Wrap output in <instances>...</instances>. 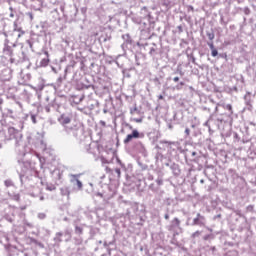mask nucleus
Wrapping results in <instances>:
<instances>
[{
    "mask_svg": "<svg viewBox=\"0 0 256 256\" xmlns=\"http://www.w3.org/2000/svg\"><path fill=\"white\" fill-rule=\"evenodd\" d=\"M185 133H186L187 136H189L190 133H191V130H190L189 128H186V129H185Z\"/></svg>",
    "mask_w": 256,
    "mask_h": 256,
    "instance_id": "29",
    "label": "nucleus"
},
{
    "mask_svg": "<svg viewBox=\"0 0 256 256\" xmlns=\"http://www.w3.org/2000/svg\"><path fill=\"white\" fill-rule=\"evenodd\" d=\"M104 113H107V110H104Z\"/></svg>",
    "mask_w": 256,
    "mask_h": 256,
    "instance_id": "50",
    "label": "nucleus"
},
{
    "mask_svg": "<svg viewBox=\"0 0 256 256\" xmlns=\"http://www.w3.org/2000/svg\"><path fill=\"white\" fill-rule=\"evenodd\" d=\"M58 81H59V83H61L63 81V78L59 77Z\"/></svg>",
    "mask_w": 256,
    "mask_h": 256,
    "instance_id": "39",
    "label": "nucleus"
},
{
    "mask_svg": "<svg viewBox=\"0 0 256 256\" xmlns=\"http://www.w3.org/2000/svg\"><path fill=\"white\" fill-rule=\"evenodd\" d=\"M224 109H227V111H229L228 117H231L233 115V106H231V104L224 105Z\"/></svg>",
    "mask_w": 256,
    "mask_h": 256,
    "instance_id": "11",
    "label": "nucleus"
},
{
    "mask_svg": "<svg viewBox=\"0 0 256 256\" xmlns=\"http://www.w3.org/2000/svg\"><path fill=\"white\" fill-rule=\"evenodd\" d=\"M156 159H157V161H159V159L163 160V156L162 155H158V156H156Z\"/></svg>",
    "mask_w": 256,
    "mask_h": 256,
    "instance_id": "33",
    "label": "nucleus"
},
{
    "mask_svg": "<svg viewBox=\"0 0 256 256\" xmlns=\"http://www.w3.org/2000/svg\"><path fill=\"white\" fill-rule=\"evenodd\" d=\"M122 39H124L126 43H131V37L129 36V34L122 35Z\"/></svg>",
    "mask_w": 256,
    "mask_h": 256,
    "instance_id": "13",
    "label": "nucleus"
},
{
    "mask_svg": "<svg viewBox=\"0 0 256 256\" xmlns=\"http://www.w3.org/2000/svg\"><path fill=\"white\" fill-rule=\"evenodd\" d=\"M30 119L32 121V123L37 124V115L35 114H30Z\"/></svg>",
    "mask_w": 256,
    "mask_h": 256,
    "instance_id": "15",
    "label": "nucleus"
},
{
    "mask_svg": "<svg viewBox=\"0 0 256 256\" xmlns=\"http://www.w3.org/2000/svg\"><path fill=\"white\" fill-rule=\"evenodd\" d=\"M9 10L11 11L10 17L11 18L15 17V14L13 13V7H10Z\"/></svg>",
    "mask_w": 256,
    "mask_h": 256,
    "instance_id": "28",
    "label": "nucleus"
},
{
    "mask_svg": "<svg viewBox=\"0 0 256 256\" xmlns=\"http://www.w3.org/2000/svg\"><path fill=\"white\" fill-rule=\"evenodd\" d=\"M2 104H3V98L0 97V105H2Z\"/></svg>",
    "mask_w": 256,
    "mask_h": 256,
    "instance_id": "40",
    "label": "nucleus"
},
{
    "mask_svg": "<svg viewBox=\"0 0 256 256\" xmlns=\"http://www.w3.org/2000/svg\"><path fill=\"white\" fill-rule=\"evenodd\" d=\"M199 235H201L200 231H196L192 234V239H195V237H199Z\"/></svg>",
    "mask_w": 256,
    "mask_h": 256,
    "instance_id": "23",
    "label": "nucleus"
},
{
    "mask_svg": "<svg viewBox=\"0 0 256 256\" xmlns=\"http://www.w3.org/2000/svg\"><path fill=\"white\" fill-rule=\"evenodd\" d=\"M192 63H195V56H191Z\"/></svg>",
    "mask_w": 256,
    "mask_h": 256,
    "instance_id": "37",
    "label": "nucleus"
},
{
    "mask_svg": "<svg viewBox=\"0 0 256 256\" xmlns=\"http://www.w3.org/2000/svg\"><path fill=\"white\" fill-rule=\"evenodd\" d=\"M117 163H118V165H122L121 161H118Z\"/></svg>",
    "mask_w": 256,
    "mask_h": 256,
    "instance_id": "47",
    "label": "nucleus"
},
{
    "mask_svg": "<svg viewBox=\"0 0 256 256\" xmlns=\"http://www.w3.org/2000/svg\"><path fill=\"white\" fill-rule=\"evenodd\" d=\"M75 231H76V233H83V228H81V227H79V226H76L75 227Z\"/></svg>",
    "mask_w": 256,
    "mask_h": 256,
    "instance_id": "22",
    "label": "nucleus"
},
{
    "mask_svg": "<svg viewBox=\"0 0 256 256\" xmlns=\"http://www.w3.org/2000/svg\"><path fill=\"white\" fill-rule=\"evenodd\" d=\"M211 121H213V116H210L208 121H206L205 124H204L208 129H211V126L209 125V123H211Z\"/></svg>",
    "mask_w": 256,
    "mask_h": 256,
    "instance_id": "17",
    "label": "nucleus"
},
{
    "mask_svg": "<svg viewBox=\"0 0 256 256\" xmlns=\"http://www.w3.org/2000/svg\"><path fill=\"white\" fill-rule=\"evenodd\" d=\"M134 121H135L136 123H141L143 120H142L141 118H139V119H134Z\"/></svg>",
    "mask_w": 256,
    "mask_h": 256,
    "instance_id": "34",
    "label": "nucleus"
},
{
    "mask_svg": "<svg viewBox=\"0 0 256 256\" xmlns=\"http://www.w3.org/2000/svg\"><path fill=\"white\" fill-rule=\"evenodd\" d=\"M173 223H175L176 227H179V225H181V221L179 220V218H174Z\"/></svg>",
    "mask_w": 256,
    "mask_h": 256,
    "instance_id": "20",
    "label": "nucleus"
},
{
    "mask_svg": "<svg viewBox=\"0 0 256 256\" xmlns=\"http://www.w3.org/2000/svg\"><path fill=\"white\" fill-rule=\"evenodd\" d=\"M0 81H11V70L6 68L0 73Z\"/></svg>",
    "mask_w": 256,
    "mask_h": 256,
    "instance_id": "4",
    "label": "nucleus"
},
{
    "mask_svg": "<svg viewBox=\"0 0 256 256\" xmlns=\"http://www.w3.org/2000/svg\"><path fill=\"white\" fill-rule=\"evenodd\" d=\"M145 137V134L139 133L138 130H133L131 134H128L126 138L124 139V143L127 145V143H131L133 139H143Z\"/></svg>",
    "mask_w": 256,
    "mask_h": 256,
    "instance_id": "2",
    "label": "nucleus"
},
{
    "mask_svg": "<svg viewBox=\"0 0 256 256\" xmlns=\"http://www.w3.org/2000/svg\"><path fill=\"white\" fill-rule=\"evenodd\" d=\"M173 81H174V83H179V77L178 76L174 77Z\"/></svg>",
    "mask_w": 256,
    "mask_h": 256,
    "instance_id": "31",
    "label": "nucleus"
},
{
    "mask_svg": "<svg viewBox=\"0 0 256 256\" xmlns=\"http://www.w3.org/2000/svg\"><path fill=\"white\" fill-rule=\"evenodd\" d=\"M205 241H207V237H204Z\"/></svg>",
    "mask_w": 256,
    "mask_h": 256,
    "instance_id": "49",
    "label": "nucleus"
},
{
    "mask_svg": "<svg viewBox=\"0 0 256 256\" xmlns=\"http://www.w3.org/2000/svg\"><path fill=\"white\" fill-rule=\"evenodd\" d=\"M164 218L169 219V214H165Z\"/></svg>",
    "mask_w": 256,
    "mask_h": 256,
    "instance_id": "41",
    "label": "nucleus"
},
{
    "mask_svg": "<svg viewBox=\"0 0 256 256\" xmlns=\"http://www.w3.org/2000/svg\"><path fill=\"white\" fill-rule=\"evenodd\" d=\"M24 34H25V32L21 31V33L18 34V37H21V36L24 35Z\"/></svg>",
    "mask_w": 256,
    "mask_h": 256,
    "instance_id": "36",
    "label": "nucleus"
},
{
    "mask_svg": "<svg viewBox=\"0 0 256 256\" xmlns=\"http://www.w3.org/2000/svg\"><path fill=\"white\" fill-rule=\"evenodd\" d=\"M47 189H48V191H55V187L54 186H52V187H47Z\"/></svg>",
    "mask_w": 256,
    "mask_h": 256,
    "instance_id": "32",
    "label": "nucleus"
},
{
    "mask_svg": "<svg viewBox=\"0 0 256 256\" xmlns=\"http://www.w3.org/2000/svg\"><path fill=\"white\" fill-rule=\"evenodd\" d=\"M207 37L210 41L215 39V34L213 32H207Z\"/></svg>",
    "mask_w": 256,
    "mask_h": 256,
    "instance_id": "14",
    "label": "nucleus"
},
{
    "mask_svg": "<svg viewBox=\"0 0 256 256\" xmlns=\"http://www.w3.org/2000/svg\"><path fill=\"white\" fill-rule=\"evenodd\" d=\"M183 85H185V82H180L178 85H176L175 89H177V91H181V89H183Z\"/></svg>",
    "mask_w": 256,
    "mask_h": 256,
    "instance_id": "19",
    "label": "nucleus"
},
{
    "mask_svg": "<svg viewBox=\"0 0 256 256\" xmlns=\"http://www.w3.org/2000/svg\"><path fill=\"white\" fill-rule=\"evenodd\" d=\"M141 19H147V21H150L151 19V13H149V10H147V7H143L140 11ZM140 23H143V20H140Z\"/></svg>",
    "mask_w": 256,
    "mask_h": 256,
    "instance_id": "6",
    "label": "nucleus"
},
{
    "mask_svg": "<svg viewBox=\"0 0 256 256\" xmlns=\"http://www.w3.org/2000/svg\"><path fill=\"white\" fill-rule=\"evenodd\" d=\"M3 53L4 55H8V57H10L11 63H15V61H17V59L13 57V48L11 46H5Z\"/></svg>",
    "mask_w": 256,
    "mask_h": 256,
    "instance_id": "5",
    "label": "nucleus"
},
{
    "mask_svg": "<svg viewBox=\"0 0 256 256\" xmlns=\"http://www.w3.org/2000/svg\"><path fill=\"white\" fill-rule=\"evenodd\" d=\"M179 31H183V29L181 28V26L178 27Z\"/></svg>",
    "mask_w": 256,
    "mask_h": 256,
    "instance_id": "46",
    "label": "nucleus"
},
{
    "mask_svg": "<svg viewBox=\"0 0 256 256\" xmlns=\"http://www.w3.org/2000/svg\"><path fill=\"white\" fill-rule=\"evenodd\" d=\"M14 31H21V28L17 27V22H14Z\"/></svg>",
    "mask_w": 256,
    "mask_h": 256,
    "instance_id": "27",
    "label": "nucleus"
},
{
    "mask_svg": "<svg viewBox=\"0 0 256 256\" xmlns=\"http://www.w3.org/2000/svg\"><path fill=\"white\" fill-rule=\"evenodd\" d=\"M218 111H219V107L216 106V107H215V113H217Z\"/></svg>",
    "mask_w": 256,
    "mask_h": 256,
    "instance_id": "38",
    "label": "nucleus"
},
{
    "mask_svg": "<svg viewBox=\"0 0 256 256\" xmlns=\"http://www.w3.org/2000/svg\"><path fill=\"white\" fill-rule=\"evenodd\" d=\"M211 55L212 57H217V55H219V52L217 51V49H213L211 50Z\"/></svg>",
    "mask_w": 256,
    "mask_h": 256,
    "instance_id": "21",
    "label": "nucleus"
},
{
    "mask_svg": "<svg viewBox=\"0 0 256 256\" xmlns=\"http://www.w3.org/2000/svg\"><path fill=\"white\" fill-rule=\"evenodd\" d=\"M164 5H166V7L169 5V1L165 2Z\"/></svg>",
    "mask_w": 256,
    "mask_h": 256,
    "instance_id": "44",
    "label": "nucleus"
},
{
    "mask_svg": "<svg viewBox=\"0 0 256 256\" xmlns=\"http://www.w3.org/2000/svg\"><path fill=\"white\" fill-rule=\"evenodd\" d=\"M8 139L9 140H12L14 139L16 142H15V145L16 147H19L21 145V141L23 139V134L21 133V130L13 127V126H10L8 127Z\"/></svg>",
    "mask_w": 256,
    "mask_h": 256,
    "instance_id": "1",
    "label": "nucleus"
},
{
    "mask_svg": "<svg viewBox=\"0 0 256 256\" xmlns=\"http://www.w3.org/2000/svg\"><path fill=\"white\" fill-rule=\"evenodd\" d=\"M59 123H61L64 127V130L66 131V133H69V131H71V129L73 128H69L67 125H69V123H71V117L62 114L60 116V118L58 119Z\"/></svg>",
    "mask_w": 256,
    "mask_h": 256,
    "instance_id": "3",
    "label": "nucleus"
},
{
    "mask_svg": "<svg viewBox=\"0 0 256 256\" xmlns=\"http://www.w3.org/2000/svg\"><path fill=\"white\" fill-rule=\"evenodd\" d=\"M201 221H205V217L198 213L197 217L193 219V225H202Z\"/></svg>",
    "mask_w": 256,
    "mask_h": 256,
    "instance_id": "8",
    "label": "nucleus"
},
{
    "mask_svg": "<svg viewBox=\"0 0 256 256\" xmlns=\"http://www.w3.org/2000/svg\"><path fill=\"white\" fill-rule=\"evenodd\" d=\"M44 54L46 55V58L40 61V67H47V65H49V52L45 51Z\"/></svg>",
    "mask_w": 256,
    "mask_h": 256,
    "instance_id": "9",
    "label": "nucleus"
},
{
    "mask_svg": "<svg viewBox=\"0 0 256 256\" xmlns=\"http://www.w3.org/2000/svg\"><path fill=\"white\" fill-rule=\"evenodd\" d=\"M56 171H57V173H58V179H61L62 176H63V174H62L61 171H59V170H56Z\"/></svg>",
    "mask_w": 256,
    "mask_h": 256,
    "instance_id": "30",
    "label": "nucleus"
},
{
    "mask_svg": "<svg viewBox=\"0 0 256 256\" xmlns=\"http://www.w3.org/2000/svg\"><path fill=\"white\" fill-rule=\"evenodd\" d=\"M163 143H168V145H172L173 144L172 142H167V141H164Z\"/></svg>",
    "mask_w": 256,
    "mask_h": 256,
    "instance_id": "43",
    "label": "nucleus"
},
{
    "mask_svg": "<svg viewBox=\"0 0 256 256\" xmlns=\"http://www.w3.org/2000/svg\"><path fill=\"white\" fill-rule=\"evenodd\" d=\"M155 48H151L150 53H154Z\"/></svg>",
    "mask_w": 256,
    "mask_h": 256,
    "instance_id": "42",
    "label": "nucleus"
},
{
    "mask_svg": "<svg viewBox=\"0 0 256 256\" xmlns=\"http://www.w3.org/2000/svg\"><path fill=\"white\" fill-rule=\"evenodd\" d=\"M51 107L53 109H59V105H57L55 102H52L51 104H48L44 107V110L46 111V113H51Z\"/></svg>",
    "mask_w": 256,
    "mask_h": 256,
    "instance_id": "10",
    "label": "nucleus"
},
{
    "mask_svg": "<svg viewBox=\"0 0 256 256\" xmlns=\"http://www.w3.org/2000/svg\"><path fill=\"white\" fill-rule=\"evenodd\" d=\"M19 127H20V131L23 130V127H24L23 122H20Z\"/></svg>",
    "mask_w": 256,
    "mask_h": 256,
    "instance_id": "35",
    "label": "nucleus"
},
{
    "mask_svg": "<svg viewBox=\"0 0 256 256\" xmlns=\"http://www.w3.org/2000/svg\"><path fill=\"white\" fill-rule=\"evenodd\" d=\"M4 185H5L6 187H13V181H11V180H5V181H4Z\"/></svg>",
    "mask_w": 256,
    "mask_h": 256,
    "instance_id": "18",
    "label": "nucleus"
},
{
    "mask_svg": "<svg viewBox=\"0 0 256 256\" xmlns=\"http://www.w3.org/2000/svg\"><path fill=\"white\" fill-rule=\"evenodd\" d=\"M139 113H141V111H139V108H137V105H135L133 108L130 109V114L131 115H139Z\"/></svg>",
    "mask_w": 256,
    "mask_h": 256,
    "instance_id": "12",
    "label": "nucleus"
},
{
    "mask_svg": "<svg viewBox=\"0 0 256 256\" xmlns=\"http://www.w3.org/2000/svg\"><path fill=\"white\" fill-rule=\"evenodd\" d=\"M6 111H7L8 117H12V118H13V110H11V109H6Z\"/></svg>",
    "mask_w": 256,
    "mask_h": 256,
    "instance_id": "25",
    "label": "nucleus"
},
{
    "mask_svg": "<svg viewBox=\"0 0 256 256\" xmlns=\"http://www.w3.org/2000/svg\"><path fill=\"white\" fill-rule=\"evenodd\" d=\"M26 15L30 18V21H33V13L28 12Z\"/></svg>",
    "mask_w": 256,
    "mask_h": 256,
    "instance_id": "26",
    "label": "nucleus"
},
{
    "mask_svg": "<svg viewBox=\"0 0 256 256\" xmlns=\"http://www.w3.org/2000/svg\"><path fill=\"white\" fill-rule=\"evenodd\" d=\"M114 171L117 174V179H121V168L117 167Z\"/></svg>",
    "mask_w": 256,
    "mask_h": 256,
    "instance_id": "16",
    "label": "nucleus"
},
{
    "mask_svg": "<svg viewBox=\"0 0 256 256\" xmlns=\"http://www.w3.org/2000/svg\"><path fill=\"white\" fill-rule=\"evenodd\" d=\"M70 177L76 181L77 189L78 191H81L83 189V183L81 180H79V177H81V174H71Z\"/></svg>",
    "mask_w": 256,
    "mask_h": 256,
    "instance_id": "7",
    "label": "nucleus"
},
{
    "mask_svg": "<svg viewBox=\"0 0 256 256\" xmlns=\"http://www.w3.org/2000/svg\"><path fill=\"white\" fill-rule=\"evenodd\" d=\"M158 99H163V95H159V96H158Z\"/></svg>",
    "mask_w": 256,
    "mask_h": 256,
    "instance_id": "45",
    "label": "nucleus"
},
{
    "mask_svg": "<svg viewBox=\"0 0 256 256\" xmlns=\"http://www.w3.org/2000/svg\"><path fill=\"white\" fill-rule=\"evenodd\" d=\"M207 45H208V47H210L211 51H213V49H216L213 42H208Z\"/></svg>",
    "mask_w": 256,
    "mask_h": 256,
    "instance_id": "24",
    "label": "nucleus"
},
{
    "mask_svg": "<svg viewBox=\"0 0 256 256\" xmlns=\"http://www.w3.org/2000/svg\"><path fill=\"white\" fill-rule=\"evenodd\" d=\"M171 229H173V226H170L169 231H171Z\"/></svg>",
    "mask_w": 256,
    "mask_h": 256,
    "instance_id": "48",
    "label": "nucleus"
}]
</instances>
